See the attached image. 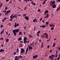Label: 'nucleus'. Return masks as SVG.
Here are the masks:
<instances>
[{"instance_id": "nucleus-8", "label": "nucleus", "mask_w": 60, "mask_h": 60, "mask_svg": "<svg viewBox=\"0 0 60 60\" xmlns=\"http://www.w3.org/2000/svg\"><path fill=\"white\" fill-rule=\"evenodd\" d=\"M21 53L25 52V51L24 50V49L21 48Z\"/></svg>"}, {"instance_id": "nucleus-35", "label": "nucleus", "mask_w": 60, "mask_h": 60, "mask_svg": "<svg viewBox=\"0 0 60 60\" xmlns=\"http://www.w3.org/2000/svg\"><path fill=\"white\" fill-rule=\"evenodd\" d=\"M26 14H23V17H24L25 16H26Z\"/></svg>"}, {"instance_id": "nucleus-1", "label": "nucleus", "mask_w": 60, "mask_h": 60, "mask_svg": "<svg viewBox=\"0 0 60 60\" xmlns=\"http://www.w3.org/2000/svg\"><path fill=\"white\" fill-rule=\"evenodd\" d=\"M19 29H17L15 30H13V33L14 34V36H16V34H17V33L19 32Z\"/></svg>"}, {"instance_id": "nucleus-13", "label": "nucleus", "mask_w": 60, "mask_h": 60, "mask_svg": "<svg viewBox=\"0 0 60 60\" xmlns=\"http://www.w3.org/2000/svg\"><path fill=\"white\" fill-rule=\"evenodd\" d=\"M38 56L37 55H36L34 56H33V58L34 59H35L37 58V57H38Z\"/></svg>"}, {"instance_id": "nucleus-23", "label": "nucleus", "mask_w": 60, "mask_h": 60, "mask_svg": "<svg viewBox=\"0 0 60 60\" xmlns=\"http://www.w3.org/2000/svg\"><path fill=\"white\" fill-rule=\"evenodd\" d=\"M31 4H33V5H36V4L34 3H33V1H31Z\"/></svg>"}, {"instance_id": "nucleus-62", "label": "nucleus", "mask_w": 60, "mask_h": 60, "mask_svg": "<svg viewBox=\"0 0 60 60\" xmlns=\"http://www.w3.org/2000/svg\"><path fill=\"white\" fill-rule=\"evenodd\" d=\"M49 26H50V27H52V25L51 24H50V25H49Z\"/></svg>"}, {"instance_id": "nucleus-4", "label": "nucleus", "mask_w": 60, "mask_h": 60, "mask_svg": "<svg viewBox=\"0 0 60 60\" xmlns=\"http://www.w3.org/2000/svg\"><path fill=\"white\" fill-rule=\"evenodd\" d=\"M43 35H44V37H45V38H48V39H49V38L48 37V34L46 33H44L43 34Z\"/></svg>"}, {"instance_id": "nucleus-6", "label": "nucleus", "mask_w": 60, "mask_h": 60, "mask_svg": "<svg viewBox=\"0 0 60 60\" xmlns=\"http://www.w3.org/2000/svg\"><path fill=\"white\" fill-rule=\"evenodd\" d=\"M55 4V2L54 1L53 2H52V1H50V6H52V5Z\"/></svg>"}, {"instance_id": "nucleus-52", "label": "nucleus", "mask_w": 60, "mask_h": 60, "mask_svg": "<svg viewBox=\"0 0 60 60\" xmlns=\"http://www.w3.org/2000/svg\"><path fill=\"white\" fill-rule=\"evenodd\" d=\"M47 47L48 48H49V45H48V46H47Z\"/></svg>"}, {"instance_id": "nucleus-2", "label": "nucleus", "mask_w": 60, "mask_h": 60, "mask_svg": "<svg viewBox=\"0 0 60 60\" xmlns=\"http://www.w3.org/2000/svg\"><path fill=\"white\" fill-rule=\"evenodd\" d=\"M17 14L14 15L13 14H12L11 16H10V18L11 19H13L14 18H15L16 19H17Z\"/></svg>"}, {"instance_id": "nucleus-41", "label": "nucleus", "mask_w": 60, "mask_h": 60, "mask_svg": "<svg viewBox=\"0 0 60 60\" xmlns=\"http://www.w3.org/2000/svg\"><path fill=\"white\" fill-rule=\"evenodd\" d=\"M7 7H6V8H5V9H4V10H7Z\"/></svg>"}, {"instance_id": "nucleus-25", "label": "nucleus", "mask_w": 60, "mask_h": 60, "mask_svg": "<svg viewBox=\"0 0 60 60\" xmlns=\"http://www.w3.org/2000/svg\"><path fill=\"white\" fill-rule=\"evenodd\" d=\"M59 57H58L57 58V60H60V54L59 55Z\"/></svg>"}, {"instance_id": "nucleus-18", "label": "nucleus", "mask_w": 60, "mask_h": 60, "mask_svg": "<svg viewBox=\"0 0 60 60\" xmlns=\"http://www.w3.org/2000/svg\"><path fill=\"white\" fill-rule=\"evenodd\" d=\"M4 29H3L2 31L1 32H0V35H2V33H3L4 32Z\"/></svg>"}, {"instance_id": "nucleus-56", "label": "nucleus", "mask_w": 60, "mask_h": 60, "mask_svg": "<svg viewBox=\"0 0 60 60\" xmlns=\"http://www.w3.org/2000/svg\"><path fill=\"white\" fill-rule=\"evenodd\" d=\"M41 37H42V38H44V37H43V36H42V35H41Z\"/></svg>"}, {"instance_id": "nucleus-30", "label": "nucleus", "mask_w": 60, "mask_h": 60, "mask_svg": "<svg viewBox=\"0 0 60 60\" xmlns=\"http://www.w3.org/2000/svg\"><path fill=\"white\" fill-rule=\"evenodd\" d=\"M47 1H44V2H43V5H44V4H45V3H46V2Z\"/></svg>"}, {"instance_id": "nucleus-12", "label": "nucleus", "mask_w": 60, "mask_h": 60, "mask_svg": "<svg viewBox=\"0 0 60 60\" xmlns=\"http://www.w3.org/2000/svg\"><path fill=\"white\" fill-rule=\"evenodd\" d=\"M27 38L26 37H24V39H23V41H24V42H26V40H27Z\"/></svg>"}, {"instance_id": "nucleus-64", "label": "nucleus", "mask_w": 60, "mask_h": 60, "mask_svg": "<svg viewBox=\"0 0 60 60\" xmlns=\"http://www.w3.org/2000/svg\"><path fill=\"white\" fill-rule=\"evenodd\" d=\"M1 46H2V47H3V45H1Z\"/></svg>"}, {"instance_id": "nucleus-49", "label": "nucleus", "mask_w": 60, "mask_h": 60, "mask_svg": "<svg viewBox=\"0 0 60 60\" xmlns=\"http://www.w3.org/2000/svg\"><path fill=\"white\" fill-rule=\"evenodd\" d=\"M0 39H2V40H4V39L3 38H2V37L1 38H0Z\"/></svg>"}, {"instance_id": "nucleus-24", "label": "nucleus", "mask_w": 60, "mask_h": 60, "mask_svg": "<svg viewBox=\"0 0 60 60\" xmlns=\"http://www.w3.org/2000/svg\"><path fill=\"white\" fill-rule=\"evenodd\" d=\"M29 42V40L27 42V41H26V42H24V41L23 43L26 44V43H28Z\"/></svg>"}, {"instance_id": "nucleus-3", "label": "nucleus", "mask_w": 60, "mask_h": 60, "mask_svg": "<svg viewBox=\"0 0 60 60\" xmlns=\"http://www.w3.org/2000/svg\"><path fill=\"white\" fill-rule=\"evenodd\" d=\"M28 47H27L26 48V52H25V55L27 54V52H28V50L29 49H32V47L31 46H30L28 45Z\"/></svg>"}, {"instance_id": "nucleus-59", "label": "nucleus", "mask_w": 60, "mask_h": 60, "mask_svg": "<svg viewBox=\"0 0 60 60\" xmlns=\"http://www.w3.org/2000/svg\"><path fill=\"white\" fill-rule=\"evenodd\" d=\"M6 34L7 35H8V33H7V32H6Z\"/></svg>"}, {"instance_id": "nucleus-55", "label": "nucleus", "mask_w": 60, "mask_h": 60, "mask_svg": "<svg viewBox=\"0 0 60 60\" xmlns=\"http://www.w3.org/2000/svg\"><path fill=\"white\" fill-rule=\"evenodd\" d=\"M18 9H20V10H21V8H20L19 7L18 8Z\"/></svg>"}, {"instance_id": "nucleus-34", "label": "nucleus", "mask_w": 60, "mask_h": 60, "mask_svg": "<svg viewBox=\"0 0 60 60\" xmlns=\"http://www.w3.org/2000/svg\"><path fill=\"white\" fill-rule=\"evenodd\" d=\"M17 53H18L19 52V50L17 48Z\"/></svg>"}, {"instance_id": "nucleus-22", "label": "nucleus", "mask_w": 60, "mask_h": 60, "mask_svg": "<svg viewBox=\"0 0 60 60\" xmlns=\"http://www.w3.org/2000/svg\"><path fill=\"white\" fill-rule=\"evenodd\" d=\"M48 10H46V11H45L44 12V13H45V14H46L48 13Z\"/></svg>"}, {"instance_id": "nucleus-26", "label": "nucleus", "mask_w": 60, "mask_h": 60, "mask_svg": "<svg viewBox=\"0 0 60 60\" xmlns=\"http://www.w3.org/2000/svg\"><path fill=\"white\" fill-rule=\"evenodd\" d=\"M40 32H41V31H38V32H37V34H39L40 33Z\"/></svg>"}, {"instance_id": "nucleus-19", "label": "nucleus", "mask_w": 60, "mask_h": 60, "mask_svg": "<svg viewBox=\"0 0 60 60\" xmlns=\"http://www.w3.org/2000/svg\"><path fill=\"white\" fill-rule=\"evenodd\" d=\"M7 19V18H4L3 19H2V22H4V20H6V19Z\"/></svg>"}, {"instance_id": "nucleus-11", "label": "nucleus", "mask_w": 60, "mask_h": 60, "mask_svg": "<svg viewBox=\"0 0 60 60\" xmlns=\"http://www.w3.org/2000/svg\"><path fill=\"white\" fill-rule=\"evenodd\" d=\"M29 16H25L24 18L26 20L29 21Z\"/></svg>"}, {"instance_id": "nucleus-40", "label": "nucleus", "mask_w": 60, "mask_h": 60, "mask_svg": "<svg viewBox=\"0 0 60 60\" xmlns=\"http://www.w3.org/2000/svg\"><path fill=\"white\" fill-rule=\"evenodd\" d=\"M42 20V18H40V21H41V20Z\"/></svg>"}, {"instance_id": "nucleus-29", "label": "nucleus", "mask_w": 60, "mask_h": 60, "mask_svg": "<svg viewBox=\"0 0 60 60\" xmlns=\"http://www.w3.org/2000/svg\"><path fill=\"white\" fill-rule=\"evenodd\" d=\"M21 40H22V38H18V40L19 41H21Z\"/></svg>"}, {"instance_id": "nucleus-54", "label": "nucleus", "mask_w": 60, "mask_h": 60, "mask_svg": "<svg viewBox=\"0 0 60 60\" xmlns=\"http://www.w3.org/2000/svg\"><path fill=\"white\" fill-rule=\"evenodd\" d=\"M8 1H9V0H6V1L7 2H8Z\"/></svg>"}, {"instance_id": "nucleus-44", "label": "nucleus", "mask_w": 60, "mask_h": 60, "mask_svg": "<svg viewBox=\"0 0 60 60\" xmlns=\"http://www.w3.org/2000/svg\"><path fill=\"white\" fill-rule=\"evenodd\" d=\"M9 40L8 39H7V40H6V42H8V41Z\"/></svg>"}, {"instance_id": "nucleus-15", "label": "nucleus", "mask_w": 60, "mask_h": 60, "mask_svg": "<svg viewBox=\"0 0 60 60\" xmlns=\"http://www.w3.org/2000/svg\"><path fill=\"white\" fill-rule=\"evenodd\" d=\"M53 57H55V56L54 55H53L52 54L51 56H49V58H51Z\"/></svg>"}, {"instance_id": "nucleus-57", "label": "nucleus", "mask_w": 60, "mask_h": 60, "mask_svg": "<svg viewBox=\"0 0 60 60\" xmlns=\"http://www.w3.org/2000/svg\"><path fill=\"white\" fill-rule=\"evenodd\" d=\"M26 26H25L24 27V29H26Z\"/></svg>"}, {"instance_id": "nucleus-47", "label": "nucleus", "mask_w": 60, "mask_h": 60, "mask_svg": "<svg viewBox=\"0 0 60 60\" xmlns=\"http://www.w3.org/2000/svg\"><path fill=\"white\" fill-rule=\"evenodd\" d=\"M26 8H27V7H26H26H25V8H24V11H25V10L26 9Z\"/></svg>"}, {"instance_id": "nucleus-39", "label": "nucleus", "mask_w": 60, "mask_h": 60, "mask_svg": "<svg viewBox=\"0 0 60 60\" xmlns=\"http://www.w3.org/2000/svg\"><path fill=\"white\" fill-rule=\"evenodd\" d=\"M37 11L38 12H40L41 11V10L40 9H38L37 10Z\"/></svg>"}, {"instance_id": "nucleus-37", "label": "nucleus", "mask_w": 60, "mask_h": 60, "mask_svg": "<svg viewBox=\"0 0 60 60\" xmlns=\"http://www.w3.org/2000/svg\"><path fill=\"white\" fill-rule=\"evenodd\" d=\"M17 16H21V14H19V15H17Z\"/></svg>"}, {"instance_id": "nucleus-42", "label": "nucleus", "mask_w": 60, "mask_h": 60, "mask_svg": "<svg viewBox=\"0 0 60 60\" xmlns=\"http://www.w3.org/2000/svg\"><path fill=\"white\" fill-rule=\"evenodd\" d=\"M5 11V10H4L3 11H2V12H6V11Z\"/></svg>"}, {"instance_id": "nucleus-58", "label": "nucleus", "mask_w": 60, "mask_h": 60, "mask_svg": "<svg viewBox=\"0 0 60 60\" xmlns=\"http://www.w3.org/2000/svg\"><path fill=\"white\" fill-rule=\"evenodd\" d=\"M42 22L43 23H44V20H42Z\"/></svg>"}, {"instance_id": "nucleus-43", "label": "nucleus", "mask_w": 60, "mask_h": 60, "mask_svg": "<svg viewBox=\"0 0 60 60\" xmlns=\"http://www.w3.org/2000/svg\"><path fill=\"white\" fill-rule=\"evenodd\" d=\"M42 45H41V48L43 46V43H41Z\"/></svg>"}, {"instance_id": "nucleus-28", "label": "nucleus", "mask_w": 60, "mask_h": 60, "mask_svg": "<svg viewBox=\"0 0 60 60\" xmlns=\"http://www.w3.org/2000/svg\"><path fill=\"white\" fill-rule=\"evenodd\" d=\"M1 2H0V9L1 8V7H2V3H1Z\"/></svg>"}, {"instance_id": "nucleus-5", "label": "nucleus", "mask_w": 60, "mask_h": 60, "mask_svg": "<svg viewBox=\"0 0 60 60\" xmlns=\"http://www.w3.org/2000/svg\"><path fill=\"white\" fill-rule=\"evenodd\" d=\"M15 59H17L18 58V59H19V58H22L23 57L22 56H15Z\"/></svg>"}, {"instance_id": "nucleus-14", "label": "nucleus", "mask_w": 60, "mask_h": 60, "mask_svg": "<svg viewBox=\"0 0 60 60\" xmlns=\"http://www.w3.org/2000/svg\"><path fill=\"white\" fill-rule=\"evenodd\" d=\"M46 16L44 17V18H48V16H49V14L48 13L47 14H46Z\"/></svg>"}, {"instance_id": "nucleus-33", "label": "nucleus", "mask_w": 60, "mask_h": 60, "mask_svg": "<svg viewBox=\"0 0 60 60\" xmlns=\"http://www.w3.org/2000/svg\"><path fill=\"white\" fill-rule=\"evenodd\" d=\"M22 34V32H19V35L21 34Z\"/></svg>"}, {"instance_id": "nucleus-53", "label": "nucleus", "mask_w": 60, "mask_h": 60, "mask_svg": "<svg viewBox=\"0 0 60 60\" xmlns=\"http://www.w3.org/2000/svg\"><path fill=\"white\" fill-rule=\"evenodd\" d=\"M3 26L1 25V26H0V28H2V27H3Z\"/></svg>"}, {"instance_id": "nucleus-50", "label": "nucleus", "mask_w": 60, "mask_h": 60, "mask_svg": "<svg viewBox=\"0 0 60 60\" xmlns=\"http://www.w3.org/2000/svg\"><path fill=\"white\" fill-rule=\"evenodd\" d=\"M20 42L21 43H22L23 42H24V41H20Z\"/></svg>"}, {"instance_id": "nucleus-20", "label": "nucleus", "mask_w": 60, "mask_h": 60, "mask_svg": "<svg viewBox=\"0 0 60 60\" xmlns=\"http://www.w3.org/2000/svg\"><path fill=\"white\" fill-rule=\"evenodd\" d=\"M4 51V49H0V52H3V51Z\"/></svg>"}, {"instance_id": "nucleus-16", "label": "nucleus", "mask_w": 60, "mask_h": 60, "mask_svg": "<svg viewBox=\"0 0 60 60\" xmlns=\"http://www.w3.org/2000/svg\"><path fill=\"white\" fill-rule=\"evenodd\" d=\"M37 19H34L33 20V22H37Z\"/></svg>"}, {"instance_id": "nucleus-10", "label": "nucleus", "mask_w": 60, "mask_h": 60, "mask_svg": "<svg viewBox=\"0 0 60 60\" xmlns=\"http://www.w3.org/2000/svg\"><path fill=\"white\" fill-rule=\"evenodd\" d=\"M52 8H55L56 7V5L55 4H52Z\"/></svg>"}, {"instance_id": "nucleus-27", "label": "nucleus", "mask_w": 60, "mask_h": 60, "mask_svg": "<svg viewBox=\"0 0 60 60\" xmlns=\"http://www.w3.org/2000/svg\"><path fill=\"white\" fill-rule=\"evenodd\" d=\"M55 43H53V46H52V47H54L55 46Z\"/></svg>"}, {"instance_id": "nucleus-63", "label": "nucleus", "mask_w": 60, "mask_h": 60, "mask_svg": "<svg viewBox=\"0 0 60 60\" xmlns=\"http://www.w3.org/2000/svg\"><path fill=\"white\" fill-rule=\"evenodd\" d=\"M19 59L18 58L17 59H15V60H18Z\"/></svg>"}, {"instance_id": "nucleus-36", "label": "nucleus", "mask_w": 60, "mask_h": 60, "mask_svg": "<svg viewBox=\"0 0 60 60\" xmlns=\"http://www.w3.org/2000/svg\"><path fill=\"white\" fill-rule=\"evenodd\" d=\"M9 20H10V21L11 22L12 20V19H9Z\"/></svg>"}, {"instance_id": "nucleus-61", "label": "nucleus", "mask_w": 60, "mask_h": 60, "mask_svg": "<svg viewBox=\"0 0 60 60\" xmlns=\"http://www.w3.org/2000/svg\"><path fill=\"white\" fill-rule=\"evenodd\" d=\"M58 1V2H60V0H57Z\"/></svg>"}, {"instance_id": "nucleus-60", "label": "nucleus", "mask_w": 60, "mask_h": 60, "mask_svg": "<svg viewBox=\"0 0 60 60\" xmlns=\"http://www.w3.org/2000/svg\"><path fill=\"white\" fill-rule=\"evenodd\" d=\"M58 50H60V47H59V49H58Z\"/></svg>"}, {"instance_id": "nucleus-38", "label": "nucleus", "mask_w": 60, "mask_h": 60, "mask_svg": "<svg viewBox=\"0 0 60 60\" xmlns=\"http://www.w3.org/2000/svg\"><path fill=\"white\" fill-rule=\"evenodd\" d=\"M54 29V28L53 27H52L51 28V30H53V29Z\"/></svg>"}, {"instance_id": "nucleus-21", "label": "nucleus", "mask_w": 60, "mask_h": 60, "mask_svg": "<svg viewBox=\"0 0 60 60\" xmlns=\"http://www.w3.org/2000/svg\"><path fill=\"white\" fill-rule=\"evenodd\" d=\"M58 52V51H56V56H55L56 58H57V53Z\"/></svg>"}, {"instance_id": "nucleus-17", "label": "nucleus", "mask_w": 60, "mask_h": 60, "mask_svg": "<svg viewBox=\"0 0 60 60\" xmlns=\"http://www.w3.org/2000/svg\"><path fill=\"white\" fill-rule=\"evenodd\" d=\"M45 27H46V25H43L42 26H40V27H42L43 28H45Z\"/></svg>"}, {"instance_id": "nucleus-9", "label": "nucleus", "mask_w": 60, "mask_h": 60, "mask_svg": "<svg viewBox=\"0 0 60 60\" xmlns=\"http://www.w3.org/2000/svg\"><path fill=\"white\" fill-rule=\"evenodd\" d=\"M10 12H11V10H10L7 11H6V14H5V15H8V14Z\"/></svg>"}, {"instance_id": "nucleus-32", "label": "nucleus", "mask_w": 60, "mask_h": 60, "mask_svg": "<svg viewBox=\"0 0 60 60\" xmlns=\"http://www.w3.org/2000/svg\"><path fill=\"white\" fill-rule=\"evenodd\" d=\"M45 24H46V25H48L49 24V22H46V23H45Z\"/></svg>"}, {"instance_id": "nucleus-51", "label": "nucleus", "mask_w": 60, "mask_h": 60, "mask_svg": "<svg viewBox=\"0 0 60 60\" xmlns=\"http://www.w3.org/2000/svg\"><path fill=\"white\" fill-rule=\"evenodd\" d=\"M52 50H50V53H52Z\"/></svg>"}, {"instance_id": "nucleus-48", "label": "nucleus", "mask_w": 60, "mask_h": 60, "mask_svg": "<svg viewBox=\"0 0 60 60\" xmlns=\"http://www.w3.org/2000/svg\"><path fill=\"white\" fill-rule=\"evenodd\" d=\"M52 25V26L53 27H55V26H54V25H53V24H52L51 25Z\"/></svg>"}, {"instance_id": "nucleus-7", "label": "nucleus", "mask_w": 60, "mask_h": 60, "mask_svg": "<svg viewBox=\"0 0 60 60\" xmlns=\"http://www.w3.org/2000/svg\"><path fill=\"white\" fill-rule=\"evenodd\" d=\"M14 24H15V25L14 26V27H17L19 26V24L17 23H17L15 22L14 23Z\"/></svg>"}, {"instance_id": "nucleus-31", "label": "nucleus", "mask_w": 60, "mask_h": 60, "mask_svg": "<svg viewBox=\"0 0 60 60\" xmlns=\"http://www.w3.org/2000/svg\"><path fill=\"white\" fill-rule=\"evenodd\" d=\"M29 37L30 38H33V36H32V35H29Z\"/></svg>"}, {"instance_id": "nucleus-45", "label": "nucleus", "mask_w": 60, "mask_h": 60, "mask_svg": "<svg viewBox=\"0 0 60 60\" xmlns=\"http://www.w3.org/2000/svg\"><path fill=\"white\" fill-rule=\"evenodd\" d=\"M34 29L33 31H34L35 30V27H34Z\"/></svg>"}, {"instance_id": "nucleus-46", "label": "nucleus", "mask_w": 60, "mask_h": 60, "mask_svg": "<svg viewBox=\"0 0 60 60\" xmlns=\"http://www.w3.org/2000/svg\"><path fill=\"white\" fill-rule=\"evenodd\" d=\"M60 8H58L57 9V11H58L59 10H60Z\"/></svg>"}]
</instances>
